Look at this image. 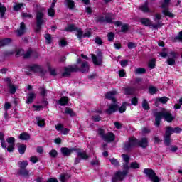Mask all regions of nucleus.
I'll return each mask as SVG.
<instances>
[{
  "mask_svg": "<svg viewBox=\"0 0 182 182\" xmlns=\"http://www.w3.org/2000/svg\"><path fill=\"white\" fill-rule=\"evenodd\" d=\"M123 159L122 168L123 171H117L112 178V182H121L126 178L127 174H129V170H130V156L127 154H123L122 155Z\"/></svg>",
  "mask_w": 182,
  "mask_h": 182,
  "instance_id": "nucleus-1",
  "label": "nucleus"
},
{
  "mask_svg": "<svg viewBox=\"0 0 182 182\" xmlns=\"http://www.w3.org/2000/svg\"><path fill=\"white\" fill-rule=\"evenodd\" d=\"M90 67L87 61H82L80 66L74 64L73 65H68L64 68V72L62 73L63 77H69L72 73L81 72L82 73H89Z\"/></svg>",
  "mask_w": 182,
  "mask_h": 182,
  "instance_id": "nucleus-2",
  "label": "nucleus"
},
{
  "mask_svg": "<svg viewBox=\"0 0 182 182\" xmlns=\"http://www.w3.org/2000/svg\"><path fill=\"white\" fill-rule=\"evenodd\" d=\"M153 116L155 117V122L154 123L156 127H160V123H161V119L164 118L166 122L171 123L173 120L176 119V117L173 116L171 111L162 108L161 112H158L157 109H154L152 112Z\"/></svg>",
  "mask_w": 182,
  "mask_h": 182,
  "instance_id": "nucleus-3",
  "label": "nucleus"
},
{
  "mask_svg": "<svg viewBox=\"0 0 182 182\" xmlns=\"http://www.w3.org/2000/svg\"><path fill=\"white\" fill-rule=\"evenodd\" d=\"M33 8L36 11V28H34V32L36 33H39L42 30V26L45 23L43 18L45 16L46 9L38 4H34Z\"/></svg>",
  "mask_w": 182,
  "mask_h": 182,
  "instance_id": "nucleus-4",
  "label": "nucleus"
},
{
  "mask_svg": "<svg viewBox=\"0 0 182 182\" xmlns=\"http://www.w3.org/2000/svg\"><path fill=\"white\" fill-rule=\"evenodd\" d=\"M181 132L182 129L178 127L175 128L167 127L165 134L164 135V143L165 146H170V141L171 140V137L173 133H181Z\"/></svg>",
  "mask_w": 182,
  "mask_h": 182,
  "instance_id": "nucleus-5",
  "label": "nucleus"
},
{
  "mask_svg": "<svg viewBox=\"0 0 182 182\" xmlns=\"http://www.w3.org/2000/svg\"><path fill=\"white\" fill-rule=\"evenodd\" d=\"M98 134L100 136L101 139L107 143H112V141H114V139H116V135H114L113 132H107L105 134V129L102 128L98 129Z\"/></svg>",
  "mask_w": 182,
  "mask_h": 182,
  "instance_id": "nucleus-6",
  "label": "nucleus"
},
{
  "mask_svg": "<svg viewBox=\"0 0 182 182\" xmlns=\"http://www.w3.org/2000/svg\"><path fill=\"white\" fill-rule=\"evenodd\" d=\"M144 174H146V177H149L152 182H160V178L156 174V172L151 168L144 169Z\"/></svg>",
  "mask_w": 182,
  "mask_h": 182,
  "instance_id": "nucleus-7",
  "label": "nucleus"
},
{
  "mask_svg": "<svg viewBox=\"0 0 182 182\" xmlns=\"http://www.w3.org/2000/svg\"><path fill=\"white\" fill-rule=\"evenodd\" d=\"M140 22L142 25H144L145 26H151L154 29H159V28H161L164 25L161 21H159L156 24H151V21L147 18H141Z\"/></svg>",
  "mask_w": 182,
  "mask_h": 182,
  "instance_id": "nucleus-8",
  "label": "nucleus"
},
{
  "mask_svg": "<svg viewBox=\"0 0 182 182\" xmlns=\"http://www.w3.org/2000/svg\"><path fill=\"white\" fill-rule=\"evenodd\" d=\"M65 32H73V31H76L77 38H78V39H82V29L79 27H76L74 24H68L65 28Z\"/></svg>",
  "mask_w": 182,
  "mask_h": 182,
  "instance_id": "nucleus-9",
  "label": "nucleus"
},
{
  "mask_svg": "<svg viewBox=\"0 0 182 182\" xmlns=\"http://www.w3.org/2000/svg\"><path fill=\"white\" fill-rule=\"evenodd\" d=\"M29 72H33L34 73H40L41 76H45L46 75V70H44L42 66L38 65H33L28 67Z\"/></svg>",
  "mask_w": 182,
  "mask_h": 182,
  "instance_id": "nucleus-10",
  "label": "nucleus"
},
{
  "mask_svg": "<svg viewBox=\"0 0 182 182\" xmlns=\"http://www.w3.org/2000/svg\"><path fill=\"white\" fill-rule=\"evenodd\" d=\"M92 63L97 66H100L103 62V54L102 51H98L97 55L92 54Z\"/></svg>",
  "mask_w": 182,
  "mask_h": 182,
  "instance_id": "nucleus-11",
  "label": "nucleus"
},
{
  "mask_svg": "<svg viewBox=\"0 0 182 182\" xmlns=\"http://www.w3.org/2000/svg\"><path fill=\"white\" fill-rule=\"evenodd\" d=\"M117 110H119V105H117V102H112L108 105L107 109L105 110V113L106 114H108V116H110L113 114V113H116Z\"/></svg>",
  "mask_w": 182,
  "mask_h": 182,
  "instance_id": "nucleus-12",
  "label": "nucleus"
},
{
  "mask_svg": "<svg viewBox=\"0 0 182 182\" xmlns=\"http://www.w3.org/2000/svg\"><path fill=\"white\" fill-rule=\"evenodd\" d=\"M16 56H23L24 59H29V58H32V49L29 48L26 53L22 49L18 50Z\"/></svg>",
  "mask_w": 182,
  "mask_h": 182,
  "instance_id": "nucleus-13",
  "label": "nucleus"
},
{
  "mask_svg": "<svg viewBox=\"0 0 182 182\" xmlns=\"http://www.w3.org/2000/svg\"><path fill=\"white\" fill-rule=\"evenodd\" d=\"M6 141L9 144L8 147H6V150L9 151V153H12L14 151V149L15 147V138L9 137L6 139Z\"/></svg>",
  "mask_w": 182,
  "mask_h": 182,
  "instance_id": "nucleus-14",
  "label": "nucleus"
},
{
  "mask_svg": "<svg viewBox=\"0 0 182 182\" xmlns=\"http://www.w3.org/2000/svg\"><path fill=\"white\" fill-rule=\"evenodd\" d=\"M73 151H76V148L68 149V147L61 148V153L65 157H69Z\"/></svg>",
  "mask_w": 182,
  "mask_h": 182,
  "instance_id": "nucleus-15",
  "label": "nucleus"
},
{
  "mask_svg": "<svg viewBox=\"0 0 182 182\" xmlns=\"http://www.w3.org/2000/svg\"><path fill=\"white\" fill-rule=\"evenodd\" d=\"M117 95V92L116 91H109L106 92L105 97L106 99H109V100H112V103H117L116 97H115Z\"/></svg>",
  "mask_w": 182,
  "mask_h": 182,
  "instance_id": "nucleus-16",
  "label": "nucleus"
},
{
  "mask_svg": "<svg viewBox=\"0 0 182 182\" xmlns=\"http://www.w3.org/2000/svg\"><path fill=\"white\" fill-rule=\"evenodd\" d=\"M77 152V157L82 159V160H87L89 159V155L86 153V151H82L80 149H76L75 151Z\"/></svg>",
  "mask_w": 182,
  "mask_h": 182,
  "instance_id": "nucleus-17",
  "label": "nucleus"
},
{
  "mask_svg": "<svg viewBox=\"0 0 182 182\" xmlns=\"http://www.w3.org/2000/svg\"><path fill=\"white\" fill-rule=\"evenodd\" d=\"M138 146L142 147V149L147 148V146H149V139L146 137L141 138V140H138Z\"/></svg>",
  "mask_w": 182,
  "mask_h": 182,
  "instance_id": "nucleus-18",
  "label": "nucleus"
},
{
  "mask_svg": "<svg viewBox=\"0 0 182 182\" xmlns=\"http://www.w3.org/2000/svg\"><path fill=\"white\" fill-rule=\"evenodd\" d=\"M26 29V26H25V23L21 22L20 23V28L16 31L17 36H22V35L25 33Z\"/></svg>",
  "mask_w": 182,
  "mask_h": 182,
  "instance_id": "nucleus-19",
  "label": "nucleus"
},
{
  "mask_svg": "<svg viewBox=\"0 0 182 182\" xmlns=\"http://www.w3.org/2000/svg\"><path fill=\"white\" fill-rule=\"evenodd\" d=\"M7 89L10 95H15L16 93V87L12 82L7 83Z\"/></svg>",
  "mask_w": 182,
  "mask_h": 182,
  "instance_id": "nucleus-20",
  "label": "nucleus"
},
{
  "mask_svg": "<svg viewBox=\"0 0 182 182\" xmlns=\"http://www.w3.org/2000/svg\"><path fill=\"white\" fill-rule=\"evenodd\" d=\"M36 124L39 127H45L46 123H45V119L41 117H36Z\"/></svg>",
  "mask_w": 182,
  "mask_h": 182,
  "instance_id": "nucleus-21",
  "label": "nucleus"
},
{
  "mask_svg": "<svg viewBox=\"0 0 182 182\" xmlns=\"http://www.w3.org/2000/svg\"><path fill=\"white\" fill-rule=\"evenodd\" d=\"M139 9L142 11L144 14H147L149 12H151L150 11V9L149 8V2L146 1L144 4H142L140 7Z\"/></svg>",
  "mask_w": 182,
  "mask_h": 182,
  "instance_id": "nucleus-22",
  "label": "nucleus"
},
{
  "mask_svg": "<svg viewBox=\"0 0 182 182\" xmlns=\"http://www.w3.org/2000/svg\"><path fill=\"white\" fill-rule=\"evenodd\" d=\"M57 103L60 106H66L69 103V98L68 97H62L60 100H57Z\"/></svg>",
  "mask_w": 182,
  "mask_h": 182,
  "instance_id": "nucleus-23",
  "label": "nucleus"
},
{
  "mask_svg": "<svg viewBox=\"0 0 182 182\" xmlns=\"http://www.w3.org/2000/svg\"><path fill=\"white\" fill-rule=\"evenodd\" d=\"M36 98V95H35V93H29L28 94L27 100L26 103H27V105H31L33 102V100Z\"/></svg>",
  "mask_w": 182,
  "mask_h": 182,
  "instance_id": "nucleus-24",
  "label": "nucleus"
},
{
  "mask_svg": "<svg viewBox=\"0 0 182 182\" xmlns=\"http://www.w3.org/2000/svg\"><path fill=\"white\" fill-rule=\"evenodd\" d=\"M64 5L69 9H73L75 8V1L73 0H64Z\"/></svg>",
  "mask_w": 182,
  "mask_h": 182,
  "instance_id": "nucleus-25",
  "label": "nucleus"
},
{
  "mask_svg": "<svg viewBox=\"0 0 182 182\" xmlns=\"http://www.w3.org/2000/svg\"><path fill=\"white\" fill-rule=\"evenodd\" d=\"M164 9L162 11L163 15H165V16H168V18H174V14L168 10V7L167 8H162Z\"/></svg>",
  "mask_w": 182,
  "mask_h": 182,
  "instance_id": "nucleus-26",
  "label": "nucleus"
},
{
  "mask_svg": "<svg viewBox=\"0 0 182 182\" xmlns=\"http://www.w3.org/2000/svg\"><path fill=\"white\" fill-rule=\"evenodd\" d=\"M12 43V39L11 38H4L1 40L0 39V47L6 46V45H9Z\"/></svg>",
  "mask_w": 182,
  "mask_h": 182,
  "instance_id": "nucleus-27",
  "label": "nucleus"
},
{
  "mask_svg": "<svg viewBox=\"0 0 182 182\" xmlns=\"http://www.w3.org/2000/svg\"><path fill=\"white\" fill-rule=\"evenodd\" d=\"M129 144L132 145V147H136V146H139V139L134 138V137H131L129 139Z\"/></svg>",
  "mask_w": 182,
  "mask_h": 182,
  "instance_id": "nucleus-28",
  "label": "nucleus"
},
{
  "mask_svg": "<svg viewBox=\"0 0 182 182\" xmlns=\"http://www.w3.org/2000/svg\"><path fill=\"white\" fill-rule=\"evenodd\" d=\"M70 178V174L63 173L60 176V180L61 182H68V180Z\"/></svg>",
  "mask_w": 182,
  "mask_h": 182,
  "instance_id": "nucleus-29",
  "label": "nucleus"
},
{
  "mask_svg": "<svg viewBox=\"0 0 182 182\" xmlns=\"http://www.w3.org/2000/svg\"><path fill=\"white\" fill-rule=\"evenodd\" d=\"M19 139L21 140H29V139H31V135L27 132H23L20 134Z\"/></svg>",
  "mask_w": 182,
  "mask_h": 182,
  "instance_id": "nucleus-30",
  "label": "nucleus"
},
{
  "mask_svg": "<svg viewBox=\"0 0 182 182\" xmlns=\"http://www.w3.org/2000/svg\"><path fill=\"white\" fill-rule=\"evenodd\" d=\"M126 106H130V104H127V102H124L122 105L120 107H118L119 113H124V112H126Z\"/></svg>",
  "mask_w": 182,
  "mask_h": 182,
  "instance_id": "nucleus-31",
  "label": "nucleus"
},
{
  "mask_svg": "<svg viewBox=\"0 0 182 182\" xmlns=\"http://www.w3.org/2000/svg\"><path fill=\"white\" fill-rule=\"evenodd\" d=\"M5 135L4 133L0 132V140L1 141V147L3 149H6V142H5Z\"/></svg>",
  "mask_w": 182,
  "mask_h": 182,
  "instance_id": "nucleus-32",
  "label": "nucleus"
},
{
  "mask_svg": "<svg viewBox=\"0 0 182 182\" xmlns=\"http://www.w3.org/2000/svg\"><path fill=\"white\" fill-rule=\"evenodd\" d=\"M142 108L144 110H150V105H149L147 100H143Z\"/></svg>",
  "mask_w": 182,
  "mask_h": 182,
  "instance_id": "nucleus-33",
  "label": "nucleus"
},
{
  "mask_svg": "<svg viewBox=\"0 0 182 182\" xmlns=\"http://www.w3.org/2000/svg\"><path fill=\"white\" fill-rule=\"evenodd\" d=\"M18 174H20V176H23V177H29V171L26 169H21L18 171Z\"/></svg>",
  "mask_w": 182,
  "mask_h": 182,
  "instance_id": "nucleus-34",
  "label": "nucleus"
},
{
  "mask_svg": "<svg viewBox=\"0 0 182 182\" xmlns=\"http://www.w3.org/2000/svg\"><path fill=\"white\" fill-rule=\"evenodd\" d=\"M129 168H132L133 170L140 168V164L136 161L132 162L129 164Z\"/></svg>",
  "mask_w": 182,
  "mask_h": 182,
  "instance_id": "nucleus-35",
  "label": "nucleus"
},
{
  "mask_svg": "<svg viewBox=\"0 0 182 182\" xmlns=\"http://www.w3.org/2000/svg\"><path fill=\"white\" fill-rule=\"evenodd\" d=\"M109 161L112 166H114V167H119V166H120V163H119V160H117V159H109Z\"/></svg>",
  "mask_w": 182,
  "mask_h": 182,
  "instance_id": "nucleus-36",
  "label": "nucleus"
},
{
  "mask_svg": "<svg viewBox=\"0 0 182 182\" xmlns=\"http://www.w3.org/2000/svg\"><path fill=\"white\" fill-rule=\"evenodd\" d=\"M96 22H99L100 23H103L106 22V15L99 16L96 18Z\"/></svg>",
  "mask_w": 182,
  "mask_h": 182,
  "instance_id": "nucleus-37",
  "label": "nucleus"
},
{
  "mask_svg": "<svg viewBox=\"0 0 182 182\" xmlns=\"http://www.w3.org/2000/svg\"><path fill=\"white\" fill-rule=\"evenodd\" d=\"M18 150L20 154H25V151H26V146L24 144H21L18 146Z\"/></svg>",
  "mask_w": 182,
  "mask_h": 182,
  "instance_id": "nucleus-38",
  "label": "nucleus"
},
{
  "mask_svg": "<svg viewBox=\"0 0 182 182\" xmlns=\"http://www.w3.org/2000/svg\"><path fill=\"white\" fill-rule=\"evenodd\" d=\"M157 102H159L160 103H162L163 105H166L167 102H168V97H162L160 98L156 99Z\"/></svg>",
  "mask_w": 182,
  "mask_h": 182,
  "instance_id": "nucleus-39",
  "label": "nucleus"
},
{
  "mask_svg": "<svg viewBox=\"0 0 182 182\" xmlns=\"http://www.w3.org/2000/svg\"><path fill=\"white\" fill-rule=\"evenodd\" d=\"M65 114H69V116L71 117L76 116L75 112H73V110L69 107L65 108Z\"/></svg>",
  "mask_w": 182,
  "mask_h": 182,
  "instance_id": "nucleus-40",
  "label": "nucleus"
},
{
  "mask_svg": "<svg viewBox=\"0 0 182 182\" xmlns=\"http://www.w3.org/2000/svg\"><path fill=\"white\" fill-rule=\"evenodd\" d=\"M132 148H133L132 145L130 144L129 141L124 144V150H125V151H130Z\"/></svg>",
  "mask_w": 182,
  "mask_h": 182,
  "instance_id": "nucleus-41",
  "label": "nucleus"
},
{
  "mask_svg": "<svg viewBox=\"0 0 182 182\" xmlns=\"http://www.w3.org/2000/svg\"><path fill=\"white\" fill-rule=\"evenodd\" d=\"M5 12H6V8H5L4 6V5L0 3V15H1V18H4V15H5Z\"/></svg>",
  "mask_w": 182,
  "mask_h": 182,
  "instance_id": "nucleus-42",
  "label": "nucleus"
},
{
  "mask_svg": "<svg viewBox=\"0 0 182 182\" xmlns=\"http://www.w3.org/2000/svg\"><path fill=\"white\" fill-rule=\"evenodd\" d=\"M170 2H171V0H164L161 8H168V6H170Z\"/></svg>",
  "mask_w": 182,
  "mask_h": 182,
  "instance_id": "nucleus-43",
  "label": "nucleus"
},
{
  "mask_svg": "<svg viewBox=\"0 0 182 182\" xmlns=\"http://www.w3.org/2000/svg\"><path fill=\"white\" fill-rule=\"evenodd\" d=\"M44 36L46 38V43L48 45H50V43H52V36L50 34H46Z\"/></svg>",
  "mask_w": 182,
  "mask_h": 182,
  "instance_id": "nucleus-44",
  "label": "nucleus"
},
{
  "mask_svg": "<svg viewBox=\"0 0 182 182\" xmlns=\"http://www.w3.org/2000/svg\"><path fill=\"white\" fill-rule=\"evenodd\" d=\"M149 90L150 95H156V93H157V87L154 86H150Z\"/></svg>",
  "mask_w": 182,
  "mask_h": 182,
  "instance_id": "nucleus-45",
  "label": "nucleus"
},
{
  "mask_svg": "<svg viewBox=\"0 0 182 182\" xmlns=\"http://www.w3.org/2000/svg\"><path fill=\"white\" fill-rule=\"evenodd\" d=\"M48 14L51 18H54L55 17V9H53V8H52V7H50V9H48Z\"/></svg>",
  "mask_w": 182,
  "mask_h": 182,
  "instance_id": "nucleus-46",
  "label": "nucleus"
},
{
  "mask_svg": "<svg viewBox=\"0 0 182 182\" xmlns=\"http://www.w3.org/2000/svg\"><path fill=\"white\" fill-rule=\"evenodd\" d=\"M107 38L109 42H113V41L114 40V33L113 32L108 33Z\"/></svg>",
  "mask_w": 182,
  "mask_h": 182,
  "instance_id": "nucleus-47",
  "label": "nucleus"
},
{
  "mask_svg": "<svg viewBox=\"0 0 182 182\" xmlns=\"http://www.w3.org/2000/svg\"><path fill=\"white\" fill-rule=\"evenodd\" d=\"M18 164H20L21 169H26L28 166V161H23L22 162L20 161L18 162Z\"/></svg>",
  "mask_w": 182,
  "mask_h": 182,
  "instance_id": "nucleus-48",
  "label": "nucleus"
},
{
  "mask_svg": "<svg viewBox=\"0 0 182 182\" xmlns=\"http://www.w3.org/2000/svg\"><path fill=\"white\" fill-rule=\"evenodd\" d=\"M135 72L136 75H143L146 73V69L139 68H137Z\"/></svg>",
  "mask_w": 182,
  "mask_h": 182,
  "instance_id": "nucleus-49",
  "label": "nucleus"
},
{
  "mask_svg": "<svg viewBox=\"0 0 182 182\" xmlns=\"http://www.w3.org/2000/svg\"><path fill=\"white\" fill-rule=\"evenodd\" d=\"M149 68H150L151 69H154V68H156V60L155 59H151L149 61Z\"/></svg>",
  "mask_w": 182,
  "mask_h": 182,
  "instance_id": "nucleus-50",
  "label": "nucleus"
},
{
  "mask_svg": "<svg viewBox=\"0 0 182 182\" xmlns=\"http://www.w3.org/2000/svg\"><path fill=\"white\" fill-rule=\"evenodd\" d=\"M174 42H182V31L174 38Z\"/></svg>",
  "mask_w": 182,
  "mask_h": 182,
  "instance_id": "nucleus-51",
  "label": "nucleus"
},
{
  "mask_svg": "<svg viewBox=\"0 0 182 182\" xmlns=\"http://www.w3.org/2000/svg\"><path fill=\"white\" fill-rule=\"evenodd\" d=\"M124 92L125 95H133L134 93V88H126Z\"/></svg>",
  "mask_w": 182,
  "mask_h": 182,
  "instance_id": "nucleus-52",
  "label": "nucleus"
},
{
  "mask_svg": "<svg viewBox=\"0 0 182 182\" xmlns=\"http://www.w3.org/2000/svg\"><path fill=\"white\" fill-rule=\"evenodd\" d=\"M40 92H41V96H43V97H46V93H48V90H46V89H45V87H41Z\"/></svg>",
  "mask_w": 182,
  "mask_h": 182,
  "instance_id": "nucleus-53",
  "label": "nucleus"
},
{
  "mask_svg": "<svg viewBox=\"0 0 182 182\" xmlns=\"http://www.w3.org/2000/svg\"><path fill=\"white\" fill-rule=\"evenodd\" d=\"M31 58H33V59H38V58H39V53L38 52L32 50Z\"/></svg>",
  "mask_w": 182,
  "mask_h": 182,
  "instance_id": "nucleus-54",
  "label": "nucleus"
},
{
  "mask_svg": "<svg viewBox=\"0 0 182 182\" xmlns=\"http://www.w3.org/2000/svg\"><path fill=\"white\" fill-rule=\"evenodd\" d=\"M167 63L168 65H169V66H173V65H176V60H174V58H168L167 60Z\"/></svg>",
  "mask_w": 182,
  "mask_h": 182,
  "instance_id": "nucleus-55",
  "label": "nucleus"
},
{
  "mask_svg": "<svg viewBox=\"0 0 182 182\" xmlns=\"http://www.w3.org/2000/svg\"><path fill=\"white\" fill-rule=\"evenodd\" d=\"M95 43H97V45H100V46L103 45V41H102V38H100V37L99 36H97L95 38Z\"/></svg>",
  "mask_w": 182,
  "mask_h": 182,
  "instance_id": "nucleus-56",
  "label": "nucleus"
},
{
  "mask_svg": "<svg viewBox=\"0 0 182 182\" xmlns=\"http://www.w3.org/2000/svg\"><path fill=\"white\" fill-rule=\"evenodd\" d=\"M120 65L122 68H126L129 65V60H123L120 61Z\"/></svg>",
  "mask_w": 182,
  "mask_h": 182,
  "instance_id": "nucleus-57",
  "label": "nucleus"
},
{
  "mask_svg": "<svg viewBox=\"0 0 182 182\" xmlns=\"http://www.w3.org/2000/svg\"><path fill=\"white\" fill-rule=\"evenodd\" d=\"M12 107V105H11V103L9 102H5L4 104V110L6 112H8V110H9V109H11Z\"/></svg>",
  "mask_w": 182,
  "mask_h": 182,
  "instance_id": "nucleus-58",
  "label": "nucleus"
},
{
  "mask_svg": "<svg viewBox=\"0 0 182 182\" xmlns=\"http://www.w3.org/2000/svg\"><path fill=\"white\" fill-rule=\"evenodd\" d=\"M49 154L50 157H56L58 156V151L55 149H53L49 152Z\"/></svg>",
  "mask_w": 182,
  "mask_h": 182,
  "instance_id": "nucleus-59",
  "label": "nucleus"
},
{
  "mask_svg": "<svg viewBox=\"0 0 182 182\" xmlns=\"http://www.w3.org/2000/svg\"><path fill=\"white\" fill-rule=\"evenodd\" d=\"M92 120H93V122H100V120H102V117L99 115L92 116Z\"/></svg>",
  "mask_w": 182,
  "mask_h": 182,
  "instance_id": "nucleus-60",
  "label": "nucleus"
},
{
  "mask_svg": "<svg viewBox=\"0 0 182 182\" xmlns=\"http://www.w3.org/2000/svg\"><path fill=\"white\" fill-rule=\"evenodd\" d=\"M121 31L122 32H127V31H129V25L127 24L122 25L121 28Z\"/></svg>",
  "mask_w": 182,
  "mask_h": 182,
  "instance_id": "nucleus-61",
  "label": "nucleus"
},
{
  "mask_svg": "<svg viewBox=\"0 0 182 182\" xmlns=\"http://www.w3.org/2000/svg\"><path fill=\"white\" fill-rule=\"evenodd\" d=\"M137 103H139V101L136 97H133L131 100V105H133L134 106H137Z\"/></svg>",
  "mask_w": 182,
  "mask_h": 182,
  "instance_id": "nucleus-62",
  "label": "nucleus"
},
{
  "mask_svg": "<svg viewBox=\"0 0 182 182\" xmlns=\"http://www.w3.org/2000/svg\"><path fill=\"white\" fill-rule=\"evenodd\" d=\"M23 6V4H18L16 6H14V11H19Z\"/></svg>",
  "mask_w": 182,
  "mask_h": 182,
  "instance_id": "nucleus-63",
  "label": "nucleus"
},
{
  "mask_svg": "<svg viewBox=\"0 0 182 182\" xmlns=\"http://www.w3.org/2000/svg\"><path fill=\"white\" fill-rule=\"evenodd\" d=\"M128 48L129 49H133L134 48H136V44L133 42L128 43Z\"/></svg>",
  "mask_w": 182,
  "mask_h": 182,
  "instance_id": "nucleus-64",
  "label": "nucleus"
}]
</instances>
